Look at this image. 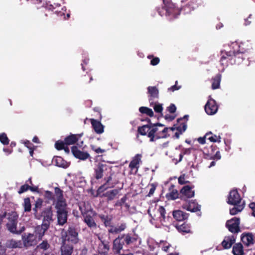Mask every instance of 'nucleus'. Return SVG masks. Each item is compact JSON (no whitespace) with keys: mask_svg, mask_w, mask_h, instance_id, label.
Listing matches in <instances>:
<instances>
[{"mask_svg":"<svg viewBox=\"0 0 255 255\" xmlns=\"http://www.w3.org/2000/svg\"><path fill=\"white\" fill-rule=\"evenodd\" d=\"M163 5L156 7V9L161 16H170L171 18H176L181 11L184 13L190 12L200 5L202 0H191L185 6L179 8L176 7L175 4L171 2V0H162Z\"/></svg>","mask_w":255,"mask_h":255,"instance_id":"1","label":"nucleus"},{"mask_svg":"<svg viewBox=\"0 0 255 255\" xmlns=\"http://www.w3.org/2000/svg\"><path fill=\"white\" fill-rule=\"evenodd\" d=\"M158 127H163L164 125L157 123L151 126H142L138 127L137 132L141 135H147L150 138V141L153 142L160 138H167L169 136L168 134V128H164L162 130H159Z\"/></svg>","mask_w":255,"mask_h":255,"instance_id":"2","label":"nucleus"},{"mask_svg":"<svg viewBox=\"0 0 255 255\" xmlns=\"http://www.w3.org/2000/svg\"><path fill=\"white\" fill-rule=\"evenodd\" d=\"M61 239L62 245L61 247V255H71L73 252V246L67 244L66 242L75 244L78 242V232L76 228L73 226H70L67 231L63 230L61 233Z\"/></svg>","mask_w":255,"mask_h":255,"instance_id":"3","label":"nucleus"},{"mask_svg":"<svg viewBox=\"0 0 255 255\" xmlns=\"http://www.w3.org/2000/svg\"><path fill=\"white\" fill-rule=\"evenodd\" d=\"M55 194L57 201L54 207L56 210L57 223L59 225L63 226L67 221V205L63 196V191L60 188H55Z\"/></svg>","mask_w":255,"mask_h":255,"instance_id":"4","label":"nucleus"},{"mask_svg":"<svg viewBox=\"0 0 255 255\" xmlns=\"http://www.w3.org/2000/svg\"><path fill=\"white\" fill-rule=\"evenodd\" d=\"M98 218L101 220L104 226L106 227H109L108 230L109 234L112 235H117L121 233L122 232L125 230L127 228V224L123 223L117 226L113 225V215L108 214L107 213L104 214H99L98 215Z\"/></svg>","mask_w":255,"mask_h":255,"instance_id":"5","label":"nucleus"},{"mask_svg":"<svg viewBox=\"0 0 255 255\" xmlns=\"http://www.w3.org/2000/svg\"><path fill=\"white\" fill-rule=\"evenodd\" d=\"M243 45V43L239 44V43L237 42H232L231 43V48L230 50L225 52L222 51V57L221 59L222 64H224V61L226 59V57L224 55L225 54H226L228 56L230 57L234 55L239 54L240 53H244V48L242 47ZM229 46H230V45Z\"/></svg>","mask_w":255,"mask_h":255,"instance_id":"6","label":"nucleus"},{"mask_svg":"<svg viewBox=\"0 0 255 255\" xmlns=\"http://www.w3.org/2000/svg\"><path fill=\"white\" fill-rule=\"evenodd\" d=\"M79 209L84 218V222L88 227L91 229H97V224L93 217L89 214V212H92V210L86 209L85 206H80Z\"/></svg>","mask_w":255,"mask_h":255,"instance_id":"7","label":"nucleus"},{"mask_svg":"<svg viewBox=\"0 0 255 255\" xmlns=\"http://www.w3.org/2000/svg\"><path fill=\"white\" fill-rule=\"evenodd\" d=\"M53 215L51 206H48L42 210L41 216L43 218L44 227H49L50 223L53 221Z\"/></svg>","mask_w":255,"mask_h":255,"instance_id":"8","label":"nucleus"},{"mask_svg":"<svg viewBox=\"0 0 255 255\" xmlns=\"http://www.w3.org/2000/svg\"><path fill=\"white\" fill-rule=\"evenodd\" d=\"M83 135V133L79 134L70 133L69 135L67 136L64 138V141H65L66 145H72L77 143V144L79 147H81L83 144V141H81L80 143H79L78 142Z\"/></svg>","mask_w":255,"mask_h":255,"instance_id":"9","label":"nucleus"},{"mask_svg":"<svg viewBox=\"0 0 255 255\" xmlns=\"http://www.w3.org/2000/svg\"><path fill=\"white\" fill-rule=\"evenodd\" d=\"M195 191L189 185L184 186L180 190L179 193V198L183 201H187L188 199L194 196Z\"/></svg>","mask_w":255,"mask_h":255,"instance_id":"10","label":"nucleus"},{"mask_svg":"<svg viewBox=\"0 0 255 255\" xmlns=\"http://www.w3.org/2000/svg\"><path fill=\"white\" fill-rule=\"evenodd\" d=\"M118 238L122 241L123 245L129 246L136 242L137 237L131 233L124 234L119 235Z\"/></svg>","mask_w":255,"mask_h":255,"instance_id":"11","label":"nucleus"},{"mask_svg":"<svg viewBox=\"0 0 255 255\" xmlns=\"http://www.w3.org/2000/svg\"><path fill=\"white\" fill-rule=\"evenodd\" d=\"M158 212L160 214V220L161 223L163 226L168 227L169 226L172 221V217L168 215L166 216V210L163 206H159L158 209Z\"/></svg>","mask_w":255,"mask_h":255,"instance_id":"12","label":"nucleus"},{"mask_svg":"<svg viewBox=\"0 0 255 255\" xmlns=\"http://www.w3.org/2000/svg\"><path fill=\"white\" fill-rule=\"evenodd\" d=\"M22 240L25 247L34 246L37 243L36 237L32 234H24L22 236Z\"/></svg>","mask_w":255,"mask_h":255,"instance_id":"13","label":"nucleus"},{"mask_svg":"<svg viewBox=\"0 0 255 255\" xmlns=\"http://www.w3.org/2000/svg\"><path fill=\"white\" fill-rule=\"evenodd\" d=\"M107 169V165L101 162L98 163L94 168V177L97 179H101L103 177L104 172Z\"/></svg>","mask_w":255,"mask_h":255,"instance_id":"14","label":"nucleus"},{"mask_svg":"<svg viewBox=\"0 0 255 255\" xmlns=\"http://www.w3.org/2000/svg\"><path fill=\"white\" fill-rule=\"evenodd\" d=\"M240 219L233 218L228 220L226 222V227L232 233H238L240 231L239 228Z\"/></svg>","mask_w":255,"mask_h":255,"instance_id":"15","label":"nucleus"},{"mask_svg":"<svg viewBox=\"0 0 255 255\" xmlns=\"http://www.w3.org/2000/svg\"><path fill=\"white\" fill-rule=\"evenodd\" d=\"M228 203L232 205H238L245 203L242 201L238 191L236 190H232L230 192L228 198Z\"/></svg>","mask_w":255,"mask_h":255,"instance_id":"16","label":"nucleus"},{"mask_svg":"<svg viewBox=\"0 0 255 255\" xmlns=\"http://www.w3.org/2000/svg\"><path fill=\"white\" fill-rule=\"evenodd\" d=\"M71 152L75 157L82 160H85L91 158L88 152L79 150L76 146H73L71 147Z\"/></svg>","mask_w":255,"mask_h":255,"instance_id":"17","label":"nucleus"},{"mask_svg":"<svg viewBox=\"0 0 255 255\" xmlns=\"http://www.w3.org/2000/svg\"><path fill=\"white\" fill-rule=\"evenodd\" d=\"M147 93L148 94V100L151 105L153 104L154 100L159 98V90L155 86H149L147 88Z\"/></svg>","mask_w":255,"mask_h":255,"instance_id":"18","label":"nucleus"},{"mask_svg":"<svg viewBox=\"0 0 255 255\" xmlns=\"http://www.w3.org/2000/svg\"><path fill=\"white\" fill-rule=\"evenodd\" d=\"M200 205L195 200L189 201L188 203H186L182 205V208L187 211L196 212L200 211Z\"/></svg>","mask_w":255,"mask_h":255,"instance_id":"19","label":"nucleus"},{"mask_svg":"<svg viewBox=\"0 0 255 255\" xmlns=\"http://www.w3.org/2000/svg\"><path fill=\"white\" fill-rule=\"evenodd\" d=\"M188 119V115H185L183 118H180L177 120L178 126L176 127V129L180 132H184L187 128V121Z\"/></svg>","mask_w":255,"mask_h":255,"instance_id":"20","label":"nucleus"},{"mask_svg":"<svg viewBox=\"0 0 255 255\" xmlns=\"http://www.w3.org/2000/svg\"><path fill=\"white\" fill-rule=\"evenodd\" d=\"M175 227L179 232L183 234L192 232L191 225L187 222H184L181 225L176 224Z\"/></svg>","mask_w":255,"mask_h":255,"instance_id":"21","label":"nucleus"},{"mask_svg":"<svg viewBox=\"0 0 255 255\" xmlns=\"http://www.w3.org/2000/svg\"><path fill=\"white\" fill-rule=\"evenodd\" d=\"M172 214L174 219L178 222L184 221L188 218V214L180 210L173 211Z\"/></svg>","mask_w":255,"mask_h":255,"instance_id":"22","label":"nucleus"},{"mask_svg":"<svg viewBox=\"0 0 255 255\" xmlns=\"http://www.w3.org/2000/svg\"><path fill=\"white\" fill-rule=\"evenodd\" d=\"M91 123L94 131L98 134H101L104 132V126L101 123L96 120L91 119Z\"/></svg>","mask_w":255,"mask_h":255,"instance_id":"23","label":"nucleus"},{"mask_svg":"<svg viewBox=\"0 0 255 255\" xmlns=\"http://www.w3.org/2000/svg\"><path fill=\"white\" fill-rule=\"evenodd\" d=\"M110 249L109 243L102 241L98 247V252L101 255H108Z\"/></svg>","mask_w":255,"mask_h":255,"instance_id":"24","label":"nucleus"},{"mask_svg":"<svg viewBox=\"0 0 255 255\" xmlns=\"http://www.w3.org/2000/svg\"><path fill=\"white\" fill-rule=\"evenodd\" d=\"M123 244L120 238L117 237L113 242L112 250L115 254H120L121 251L123 249Z\"/></svg>","mask_w":255,"mask_h":255,"instance_id":"25","label":"nucleus"},{"mask_svg":"<svg viewBox=\"0 0 255 255\" xmlns=\"http://www.w3.org/2000/svg\"><path fill=\"white\" fill-rule=\"evenodd\" d=\"M53 162L57 166L66 168L69 167L70 163L64 160L61 156H55L53 158Z\"/></svg>","mask_w":255,"mask_h":255,"instance_id":"26","label":"nucleus"},{"mask_svg":"<svg viewBox=\"0 0 255 255\" xmlns=\"http://www.w3.org/2000/svg\"><path fill=\"white\" fill-rule=\"evenodd\" d=\"M112 177L110 175L106 178H105L106 182L103 185H101L97 190V193H100L104 192L109 188H113L115 186V184H110V182L112 180Z\"/></svg>","mask_w":255,"mask_h":255,"instance_id":"27","label":"nucleus"},{"mask_svg":"<svg viewBox=\"0 0 255 255\" xmlns=\"http://www.w3.org/2000/svg\"><path fill=\"white\" fill-rule=\"evenodd\" d=\"M141 154H136L130 161L129 164V167L131 170H133L134 168L137 169L139 168V164L141 161Z\"/></svg>","mask_w":255,"mask_h":255,"instance_id":"28","label":"nucleus"},{"mask_svg":"<svg viewBox=\"0 0 255 255\" xmlns=\"http://www.w3.org/2000/svg\"><path fill=\"white\" fill-rule=\"evenodd\" d=\"M5 245V247L8 249L21 248L22 247V243L21 241L10 239L6 242Z\"/></svg>","mask_w":255,"mask_h":255,"instance_id":"29","label":"nucleus"},{"mask_svg":"<svg viewBox=\"0 0 255 255\" xmlns=\"http://www.w3.org/2000/svg\"><path fill=\"white\" fill-rule=\"evenodd\" d=\"M218 107L216 101L212 99H208V115H214L218 111Z\"/></svg>","mask_w":255,"mask_h":255,"instance_id":"30","label":"nucleus"},{"mask_svg":"<svg viewBox=\"0 0 255 255\" xmlns=\"http://www.w3.org/2000/svg\"><path fill=\"white\" fill-rule=\"evenodd\" d=\"M17 223H7L6 227L9 231L11 233L16 234H20L23 231H24L25 228L24 226L20 228L19 230H17Z\"/></svg>","mask_w":255,"mask_h":255,"instance_id":"31","label":"nucleus"},{"mask_svg":"<svg viewBox=\"0 0 255 255\" xmlns=\"http://www.w3.org/2000/svg\"><path fill=\"white\" fill-rule=\"evenodd\" d=\"M56 188L58 187H56L54 188V194L48 190L45 191L44 194L45 199H47L48 201H52L53 205H56V202L57 201V198L55 194Z\"/></svg>","mask_w":255,"mask_h":255,"instance_id":"32","label":"nucleus"},{"mask_svg":"<svg viewBox=\"0 0 255 255\" xmlns=\"http://www.w3.org/2000/svg\"><path fill=\"white\" fill-rule=\"evenodd\" d=\"M241 240L243 243L247 246L253 245L254 243V238L251 233L243 234Z\"/></svg>","mask_w":255,"mask_h":255,"instance_id":"33","label":"nucleus"},{"mask_svg":"<svg viewBox=\"0 0 255 255\" xmlns=\"http://www.w3.org/2000/svg\"><path fill=\"white\" fill-rule=\"evenodd\" d=\"M119 193V191L117 189H113L110 191H108L105 193H103L101 197H106L108 201L113 200L116 196Z\"/></svg>","mask_w":255,"mask_h":255,"instance_id":"34","label":"nucleus"},{"mask_svg":"<svg viewBox=\"0 0 255 255\" xmlns=\"http://www.w3.org/2000/svg\"><path fill=\"white\" fill-rule=\"evenodd\" d=\"M28 190H30L31 192H38V187L37 186H30L27 184L22 185L18 191L19 194H21Z\"/></svg>","mask_w":255,"mask_h":255,"instance_id":"35","label":"nucleus"},{"mask_svg":"<svg viewBox=\"0 0 255 255\" xmlns=\"http://www.w3.org/2000/svg\"><path fill=\"white\" fill-rule=\"evenodd\" d=\"M221 77L220 74H218L212 79L211 87L212 89L215 90L220 88Z\"/></svg>","mask_w":255,"mask_h":255,"instance_id":"36","label":"nucleus"},{"mask_svg":"<svg viewBox=\"0 0 255 255\" xmlns=\"http://www.w3.org/2000/svg\"><path fill=\"white\" fill-rule=\"evenodd\" d=\"M235 238L233 236L225 237L222 244L225 249H229L232 245L235 243Z\"/></svg>","mask_w":255,"mask_h":255,"instance_id":"37","label":"nucleus"},{"mask_svg":"<svg viewBox=\"0 0 255 255\" xmlns=\"http://www.w3.org/2000/svg\"><path fill=\"white\" fill-rule=\"evenodd\" d=\"M233 205L234 207L230 210V213L232 215H235L238 213L241 212L245 207V203Z\"/></svg>","mask_w":255,"mask_h":255,"instance_id":"38","label":"nucleus"},{"mask_svg":"<svg viewBox=\"0 0 255 255\" xmlns=\"http://www.w3.org/2000/svg\"><path fill=\"white\" fill-rule=\"evenodd\" d=\"M233 253L234 255H244L243 247L241 244H237L234 246Z\"/></svg>","mask_w":255,"mask_h":255,"instance_id":"39","label":"nucleus"},{"mask_svg":"<svg viewBox=\"0 0 255 255\" xmlns=\"http://www.w3.org/2000/svg\"><path fill=\"white\" fill-rule=\"evenodd\" d=\"M174 185L172 184L169 188V190L170 191L169 193V196L172 200H175L179 198V193H178V191L176 189H174Z\"/></svg>","mask_w":255,"mask_h":255,"instance_id":"40","label":"nucleus"},{"mask_svg":"<svg viewBox=\"0 0 255 255\" xmlns=\"http://www.w3.org/2000/svg\"><path fill=\"white\" fill-rule=\"evenodd\" d=\"M49 227H44V224L42 223L41 226H38L36 228L35 232L36 234H38V238L41 239L46 231L49 228Z\"/></svg>","mask_w":255,"mask_h":255,"instance_id":"41","label":"nucleus"},{"mask_svg":"<svg viewBox=\"0 0 255 255\" xmlns=\"http://www.w3.org/2000/svg\"><path fill=\"white\" fill-rule=\"evenodd\" d=\"M208 140L212 142L220 143L221 140V137L220 135L213 134L211 131L208 132Z\"/></svg>","mask_w":255,"mask_h":255,"instance_id":"42","label":"nucleus"},{"mask_svg":"<svg viewBox=\"0 0 255 255\" xmlns=\"http://www.w3.org/2000/svg\"><path fill=\"white\" fill-rule=\"evenodd\" d=\"M18 215L16 212H11L8 214L7 223H17Z\"/></svg>","mask_w":255,"mask_h":255,"instance_id":"43","label":"nucleus"},{"mask_svg":"<svg viewBox=\"0 0 255 255\" xmlns=\"http://www.w3.org/2000/svg\"><path fill=\"white\" fill-rule=\"evenodd\" d=\"M139 111L142 114H145L146 115L149 116L150 117H152L154 115L152 109L146 107H141L139 108Z\"/></svg>","mask_w":255,"mask_h":255,"instance_id":"44","label":"nucleus"},{"mask_svg":"<svg viewBox=\"0 0 255 255\" xmlns=\"http://www.w3.org/2000/svg\"><path fill=\"white\" fill-rule=\"evenodd\" d=\"M43 201L42 199L39 198L36 201L35 203L34 207L33 209V210L34 212V214H36L37 213V211L38 209H40L43 205Z\"/></svg>","mask_w":255,"mask_h":255,"instance_id":"45","label":"nucleus"},{"mask_svg":"<svg viewBox=\"0 0 255 255\" xmlns=\"http://www.w3.org/2000/svg\"><path fill=\"white\" fill-rule=\"evenodd\" d=\"M211 148L213 152L216 150V152L215 155H213V153H211L210 158L217 160H219L221 158V155L219 151L217 150V147L211 146Z\"/></svg>","mask_w":255,"mask_h":255,"instance_id":"46","label":"nucleus"},{"mask_svg":"<svg viewBox=\"0 0 255 255\" xmlns=\"http://www.w3.org/2000/svg\"><path fill=\"white\" fill-rule=\"evenodd\" d=\"M31 203L29 198H26L24 200V208L25 212H29L31 211Z\"/></svg>","mask_w":255,"mask_h":255,"instance_id":"47","label":"nucleus"},{"mask_svg":"<svg viewBox=\"0 0 255 255\" xmlns=\"http://www.w3.org/2000/svg\"><path fill=\"white\" fill-rule=\"evenodd\" d=\"M0 141L4 145H7L9 144V140L5 133L0 134Z\"/></svg>","mask_w":255,"mask_h":255,"instance_id":"48","label":"nucleus"},{"mask_svg":"<svg viewBox=\"0 0 255 255\" xmlns=\"http://www.w3.org/2000/svg\"><path fill=\"white\" fill-rule=\"evenodd\" d=\"M66 145L65 141L62 140H58L55 143V148L58 150H61L64 148V146Z\"/></svg>","mask_w":255,"mask_h":255,"instance_id":"49","label":"nucleus"},{"mask_svg":"<svg viewBox=\"0 0 255 255\" xmlns=\"http://www.w3.org/2000/svg\"><path fill=\"white\" fill-rule=\"evenodd\" d=\"M49 247L50 245L46 241H43L41 244H40L38 246V248L43 250L44 251L47 250L49 248Z\"/></svg>","mask_w":255,"mask_h":255,"instance_id":"50","label":"nucleus"},{"mask_svg":"<svg viewBox=\"0 0 255 255\" xmlns=\"http://www.w3.org/2000/svg\"><path fill=\"white\" fill-rule=\"evenodd\" d=\"M90 146L92 150L94 151L96 153H103L106 151V150L103 149L100 147H97L95 145H91Z\"/></svg>","mask_w":255,"mask_h":255,"instance_id":"51","label":"nucleus"},{"mask_svg":"<svg viewBox=\"0 0 255 255\" xmlns=\"http://www.w3.org/2000/svg\"><path fill=\"white\" fill-rule=\"evenodd\" d=\"M153 109L156 113H161L163 109L162 104L155 103L153 106Z\"/></svg>","mask_w":255,"mask_h":255,"instance_id":"52","label":"nucleus"},{"mask_svg":"<svg viewBox=\"0 0 255 255\" xmlns=\"http://www.w3.org/2000/svg\"><path fill=\"white\" fill-rule=\"evenodd\" d=\"M128 199L127 195H125L123 198L121 199L120 200L117 202L115 205L117 206H121L122 207L125 203L126 201Z\"/></svg>","mask_w":255,"mask_h":255,"instance_id":"53","label":"nucleus"},{"mask_svg":"<svg viewBox=\"0 0 255 255\" xmlns=\"http://www.w3.org/2000/svg\"><path fill=\"white\" fill-rule=\"evenodd\" d=\"M178 183L180 185H183L189 183L188 181H185V175H182L178 178Z\"/></svg>","mask_w":255,"mask_h":255,"instance_id":"54","label":"nucleus"},{"mask_svg":"<svg viewBox=\"0 0 255 255\" xmlns=\"http://www.w3.org/2000/svg\"><path fill=\"white\" fill-rule=\"evenodd\" d=\"M167 110L170 113L173 114L176 111V107L174 104H171L170 106L167 107Z\"/></svg>","mask_w":255,"mask_h":255,"instance_id":"55","label":"nucleus"},{"mask_svg":"<svg viewBox=\"0 0 255 255\" xmlns=\"http://www.w3.org/2000/svg\"><path fill=\"white\" fill-rule=\"evenodd\" d=\"M177 83H178V81H176L175 82V85L170 87V88H169L168 89V91L174 92L175 91L178 90L179 89H180L181 88V86H177Z\"/></svg>","mask_w":255,"mask_h":255,"instance_id":"56","label":"nucleus"},{"mask_svg":"<svg viewBox=\"0 0 255 255\" xmlns=\"http://www.w3.org/2000/svg\"><path fill=\"white\" fill-rule=\"evenodd\" d=\"M190 153V151H189V149H184L181 152V153L179 154V160H178V162H180L182 160V158H183V155L184 154H189Z\"/></svg>","mask_w":255,"mask_h":255,"instance_id":"57","label":"nucleus"},{"mask_svg":"<svg viewBox=\"0 0 255 255\" xmlns=\"http://www.w3.org/2000/svg\"><path fill=\"white\" fill-rule=\"evenodd\" d=\"M249 207L250 209L252 210V215L255 217V203H251L249 204Z\"/></svg>","mask_w":255,"mask_h":255,"instance_id":"58","label":"nucleus"},{"mask_svg":"<svg viewBox=\"0 0 255 255\" xmlns=\"http://www.w3.org/2000/svg\"><path fill=\"white\" fill-rule=\"evenodd\" d=\"M160 62V59L158 57H153L150 61V64L153 66L157 65Z\"/></svg>","mask_w":255,"mask_h":255,"instance_id":"59","label":"nucleus"},{"mask_svg":"<svg viewBox=\"0 0 255 255\" xmlns=\"http://www.w3.org/2000/svg\"><path fill=\"white\" fill-rule=\"evenodd\" d=\"M163 246L161 247V249L164 252H167L171 245L167 243H163Z\"/></svg>","mask_w":255,"mask_h":255,"instance_id":"60","label":"nucleus"},{"mask_svg":"<svg viewBox=\"0 0 255 255\" xmlns=\"http://www.w3.org/2000/svg\"><path fill=\"white\" fill-rule=\"evenodd\" d=\"M207 135L206 133L203 137H200L198 138L197 140L200 144H203L206 143V137Z\"/></svg>","mask_w":255,"mask_h":255,"instance_id":"61","label":"nucleus"},{"mask_svg":"<svg viewBox=\"0 0 255 255\" xmlns=\"http://www.w3.org/2000/svg\"><path fill=\"white\" fill-rule=\"evenodd\" d=\"M155 189H156V186L154 185V184H152L151 185V188L150 189L149 192L148 194V196L149 197L152 196L153 194Z\"/></svg>","mask_w":255,"mask_h":255,"instance_id":"62","label":"nucleus"},{"mask_svg":"<svg viewBox=\"0 0 255 255\" xmlns=\"http://www.w3.org/2000/svg\"><path fill=\"white\" fill-rule=\"evenodd\" d=\"M24 144L26 147H27L28 149L34 147L33 144L29 140H26L24 142Z\"/></svg>","mask_w":255,"mask_h":255,"instance_id":"63","label":"nucleus"},{"mask_svg":"<svg viewBox=\"0 0 255 255\" xmlns=\"http://www.w3.org/2000/svg\"><path fill=\"white\" fill-rule=\"evenodd\" d=\"M87 254L88 249L86 247H84L80 250V253L79 255H87Z\"/></svg>","mask_w":255,"mask_h":255,"instance_id":"64","label":"nucleus"}]
</instances>
